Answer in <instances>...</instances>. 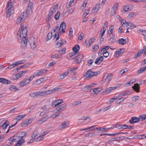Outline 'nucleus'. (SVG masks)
<instances>
[{
    "label": "nucleus",
    "instance_id": "obj_29",
    "mask_svg": "<svg viewBox=\"0 0 146 146\" xmlns=\"http://www.w3.org/2000/svg\"><path fill=\"white\" fill-rule=\"evenodd\" d=\"M103 59L104 58L102 56H101L96 59L95 61V63L96 64H100L102 61Z\"/></svg>",
    "mask_w": 146,
    "mask_h": 146
},
{
    "label": "nucleus",
    "instance_id": "obj_27",
    "mask_svg": "<svg viewBox=\"0 0 146 146\" xmlns=\"http://www.w3.org/2000/svg\"><path fill=\"white\" fill-rule=\"evenodd\" d=\"M52 92L51 90H46L44 91H40L41 96H42L45 95H48Z\"/></svg>",
    "mask_w": 146,
    "mask_h": 146
},
{
    "label": "nucleus",
    "instance_id": "obj_64",
    "mask_svg": "<svg viewBox=\"0 0 146 146\" xmlns=\"http://www.w3.org/2000/svg\"><path fill=\"white\" fill-rule=\"evenodd\" d=\"M99 10V9L95 8V9L92 10V12L93 14H96L97 13Z\"/></svg>",
    "mask_w": 146,
    "mask_h": 146
},
{
    "label": "nucleus",
    "instance_id": "obj_34",
    "mask_svg": "<svg viewBox=\"0 0 146 146\" xmlns=\"http://www.w3.org/2000/svg\"><path fill=\"white\" fill-rule=\"evenodd\" d=\"M25 116V115H19L15 117V118L14 119V120H17V121L18 122V121H19L22 118H24Z\"/></svg>",
    "mask_w": 146,
    "mask_h": 146
},
{
    "label": "nucleus",
    "instance_id": "obj_49",
    "mask_svg": "<svg viewBox=\"0 0 146 146\" xmlns=\"http://www.w3.org/2000/svg\"><path fill=\"white\" fill-rule=\"evenodd\" d=\"M13 1L12 0H10L9 1V2L7 5V8H13L12 6Z\"/></svg>",
    "mask_w": 146,
    "mask_h": 146
},
{
    "label": "nucleus",
    "instance_id": "obj_13",
    "mask_svg": "<svg viewBox=\"0 0 146 146\" xmlns=\"http://www.w3.org/2000/svg\"><path fill=\"white\" fill-rule=\"evenodd\" d=\"M140 120V118L138 117H133L129 120V122L131 124L138 122Z\"/></svg>",
    "mask_w": 146,
    "mask_h": 146
},
{
    "label": "nucleus",
    "instance_id": "obj_28",
    "mask_svg": "<svg viewBox=\"0 0 146 146\" xmlns=\"http://www.w3.org/2000/svg\"><path fill=\"white\" fill-rule=\"evenodd\" d=\"M69 72L68 71L66 72H65L64 74H62L60 75L58 77V78L59 79H63L64 78L69 74Z\"/></svg>",
    "mask_w": 146,
    "mask_h": 146
},
{
    "label": "nucleus",
    "instance_id": "obj_39",
    "mask_svg": "<svg viewBox=\"0 0 146 146\" xmlns=\"http://www.w3.org/2000/svg\"><path fill=\"white\" fill-rule=\"evenodd\" d=\"M137 14V13L135 12H130L129 13V14L127 17L128 19H130L131 17L136 16Z\"/></svg>",
    "mask_w": 146,
    "mask_h": 146
},
{
    "label": "nucleus",
    "instance_id": "obj_60",
    "mask_svg": "<svg viewBox=\"0 0 146 146\" xmlns=\"http://www.w3.org/2000/svg\"><path fill=\"white\" fill-rule=\"evenodd\" d=\"M34 75L35 76H41L39 70L36 71L34 73Z\"/></svg>",
    "mask_w": 146,
    "mask_h": 146
},
{
    "label": "nucleus",
    "instance_id": "obj_57",
    "mask_svg": "<svg viewBox=\"0 0 146 146\" xmlns=\"http://www.w3.org/2000/svg\"><path fill=\"white\" fill-rule=\"evenodd\" d=\"M48 112L49 111L48 110L44 111L40 113L39 115L41 116H43L47 114Z\"/></svg>",
    "mask_w": 146,
    "mask_h": 146
},
{
    "label": "nucleus",
    "instance_id": "obj_40",
    "mask_svg": "<svg viewBox=\"0 0 146 146\" xmlns=\"http://www.w3.org/2000/svg\"><path fill=\"white\" fill-rule=\"evenodd\" d=\"M39 134V132L37 130H35L31 135V137L32 138H35Z\"/></svg>",
    "mask_w": 146,
    "mask_h": 146
},
{
    "label": "nucleus",
    "instance_id": "obj_5",
    "mask_svg": "<svg viewBox=\"0 0 146 146\" xmlns=\"http://www.w3.org/2000/svg\"><path fill=\"white\" fill-rule=\"evenodd\" d=\"M112 74H109L107 76L105 77V76H104V80H105V82L106 83V85H107L108 84L110 80L112 79Z\"/></svg>",
    "mask_w": 146,
    "mask_h": 146
},
{
    "label": "nucleus",
    "instance_id": "obj_11",
    "mask_svg": "<svg viewBox=\"0 0 146 146\" xmlns=\"http://www.w3.org/2000/svg\"><path fill=\"white\" fill-rule=\"evenodd\" d=\"M30 96L32 98H35L38 96H41L40 91L35 92L29 94Z\"/></svg>",
    "mask_w": 146,
    "mask_h": 146
},
{
    "label": "nucleus",
    "instance_id": "obj_36",
    "mask_svg": "<svg viewBox=\"0 0 146 146\" xmlns=\"http://www.w3.org/2000/svg\"><path fill=\"white\" fill-rule=\"evenodd\" d=\"M9 124V122L8 121H6L5 122L0 125L3 129L6 128Z\"/></svg>",
    "mask_w": 146,
    "mask_h": 146
},
{
    "label": "nucleus",
    "instance_id": "obj_45",
    "mask_svg": "<svg viewBox=\"0 0 146 146\" xmlns=\"http://www.w3.org/2000/svg\"><path fill=\"white\" fill-rule=\"evenodd\" d=\"M94 38H91L88 41L89 43L87 44L86 46L87 47H89L90 45L94 41Z\"/></svg>",
    "mask_w": 146,
    "mask_h": 146
},
{
    "label": "nucleus",
    "instance_id": "obj_8",
    "mask_svg": "<svg viewBox=\"0 0 146 146\" xmlns=\"http://www.w3.org/2000/svg\"><path fill=\"white\" fill-rule=\"evenodd\" d=\"M124 52L123 50L121 48L115 51L114 56L115 57L118 58L119 56H121Z\"/></svg>",
    "mask_w": 146,
    "mask_h": 146
},
{
    "label": "nucleus",
    "instance_id": "obj_41",
    "mask_svg": "<svg viewBox=\"0 0 146 146\" xmlns=\"http://www.w3.org/2000/svg\"><path fill=\"white\" fill-rule=\"evenodd\" d=\"M33 5V3L31 2H29V5L28 6V8L27 9L26 11H27V9L29 10L28 12H29V14L30 13V12L31 11V9H32V5Z\"/></svg>",
    "mask_w": 146,
    "mask_h": 146
},
{
    "label": "nucleus",
    "instance_id": "obj_61",
    "mask_svg": "<svg viewBox=\"0 0 146 146\" xmlns=\"http://www.w3.org/2000/svg\"><path fill=\"white\" fill-rule=\"evenodd\" d=\"M135 81V79H132L130 81H129L126 84L127 85H129V86H130L132 85L133 82H134Z\"/></svg>",
    "mask_w": 146,
    "mask_h": 146
},
{
    "label": "nucleus",
    "instance_id": "obj_54",
    "mask_svg": "<svg viewBox=\"0 0 146 146\" xmlns=\"http://www.w3.org/2000/svg\"><path fill=\"white\" fill-rule=\"evenodd\" d=\"M142 53L141 52V50H138L137 53L135 55L134 58H136L138 57H139L140 54Z\"/></svg>",
    "mask_w": 146,
    "mask_h": 146
},
{
    "label": "nucleus",
    "instance_id": "obj_31",
    "mask_svg": "<svg viewBox=\"0 0 146 146\" xmlns=\"http://www.w3.org/2000/svg\"><path fill=\"white\" fill-rule=\"evenodd\" d=\"M9 89L11 91L14 92H16L17 90H19V89L15 86L11 85L9 87Z\"/></svg>",
    "mask_w": 146,
    "mask_h": 146
},
{
    "label": "nucleus",
    "instance_id": "obj_3",
    "mask_svg": "<svg viewBox=\"0 0 146 146\" xmlns=\"http://www.w3.org/2000/svg\"><path fill=\"white\" fill-rule=\"evenodd\" d=\"M14 138L12 139L15 141V142H16L15 145V146H21L23 145L24 143L25 140L22 139L20 138L19 137L14 135Z\"/></svg>",
    "mask_w": 146,
    "mask_h": 146
},
{
    "label": "nucleus",
    "instance_id": "obj_1",
    "mask_svg": "<svg viewBox=\"0 0 146 146\" xmlns=\"http://www.w3.org/2000/svg\"><path fill=\"white\" fill-rule=\"evenodd\" d=\"M28 31L27 27L22 28L20 27L17 33V37L18 42H21V45L23 48L25 47L27 45Z\"/></svg>",
    "mask_w": 146,
    "mask_h": 146
},
{
    "label": "nucleus",
    "instance_id": "obj_14",
    "mask_svg": "<svg viewBox=\"0 0 146 146\" xmlns=\"http://www.w3.org/2000/svg\"><path fill=\"white\" fill-rule=\"evenodd\" d=\"M131 93V90H126L123 92L122 93L119 94V95L118 96L121 97L123 96L128 95L130 94Z\"/></svg>",
    "mask_w": 146,
    "mask_h": 146
},
{
    "label": "nucleus",
    "instance_id": "obj_12",
    "mask_svg": "<svg viewBox=\"0 0 146 146\" xmlns=\"http://www.w3.org/2000/svg\"><path fill=\"white\" fill-rule=\"evenodd\" d=\"M67 107V104H64L58 107L57 108V110L58 111L60 112L64 110Z\"/></svg>",
    "mask_w": 146,
    "mask_h": 146
},
{
    "label": "nucleus",
    "instance_id": "obj_20",
    "mask_svg": "<svg viewBox=\"0 0 146 146\" xmlns=\"http://www.w3.org/2000/svg\"><path fill=\"white\" fill-rule=\"evenodd\" d=\"M69 124V123L68 121H64L63 122L60 126H59V128L60 129L64 128L68 126Z\"/></svg>",
    "mask_w": 146,
    "mask_h": 146
},
{
    "label": "nucleus",
    "instance_id": "obj_48",
    "mask_svg": "<svg viewBox=\"0 0 146 146\" xmlns=\"http://www.w3.org/2000/svg\"><path fill=\"white\" fill-rule=\"evenodd\" d=\"M138 32L139 33H141V35H143L144 36L146 35V31L145 30H138Z\"/></svg>",
    "mask_w": 146,
    "mask_h": 146
},
{
    "label": "nucleus",
    "instance_id": "obj_7",
    "mask_svg": "<svg viewBox=\"0 0 146 146\" xmlns=\"http://www.w3.org/2000/svg\"><path fill=\"white\" fill-rule=\"evenodd\" d=\"M66 28V24L64 22H62L61 23L60 28L59 29V33L62 32L64 33L65 31Z\"/></svg>",
    "mask_w": 146,
    "mask_h": 146
},
{
    "label": "nucleus",
    "instance_id": "obj_53",
    "mask_svg": "<svg viewBox=\"0 0 146 146\" xmlns=\"http://www.w3.org/2000/svg\"><path fill=\"white\" fill-rule=\"evenodd\" d=\"M119 5L117 3H116L114 5H113L112 7V10L114 11H116L117 10Z\"/></svg>",
    "mask_w": 146,
    "mask_h": 146
},
{
    "label": "nucleus",
    "instance_id": "obj_44",
    "mask_svg": "<svg viewBox=\"0 0 146 146\" xmlns=\"http://www.w3.org/2000/svg\"><path fill=\"white\" fill-rule=\"evenodd\" d=\"M51 57L53 58H61V56L60 54H54L51 55Z\"/></svg>",
    "mask_w": 146,
    "mask_h": 146
},
{
    "label": "nucleus",
    "instance_id": "obj_17",
    "mask_svg": "<svg viewBox=\"0 0 146 146\" xmlns=\"http://www.w3.org/2000/svg\"><path fill=\"white\" fill-rule=\"evenodd\" d=\"M32 120L31 119H27L24 121L22 122L21 124L22 127H25L28 125L29 123L32 122Z\"/></svg>",
    "mask_w": 146,
    "mask_h": 146
},
{
    "label": "nucleus",
    "instance_id": "obj_52",
    "mask_svg": "<svg viewBox=\"0 0 146 146\" xmlns=\"http://www.w3.org/2000/svg\"><path fill=\"white\" fill-rule=\"evenodd\" d=\"M114 36L115 35H113L110 39V42L111 43H113L115 42V39Z\"/></svg>",
    "mask_w": 146,
    "mask_h": 146
},
{
    "label": "nucleus",
    "instance_id": "obj_35",
    "mask_svg": "<svg viewBox=\"0 0 146 146\" xmlns=\"http://www.w3.org/2000/svg\"><path fill=\"white\" fill-rule=\"evenodd\" d=\"M145 71H146V66L140 68L137 71V74H140L141 73L144 72Z\"/></svg>",
    "mask_w": 146,
    "mask_h": 146
},
{
    "label": "nucleus",
    "instance_id": "obj_23",
    "mask_svg": "<svg viewBox=\"0 0 146 146\" xmlns=\"http://www.w3.org/2000/svg\"><path fill=\"white\" fill-rule=\"evenodd\" d=\"M133 7V5H126L124 6L123 10L125 12H127L131 10Z\"/></svg>",
    "mask_w": 146,
    "mask_h": 146
},
{
    "label": "nucleus",
    "instance_id": "obj_63",
    "mask_svg": "<svg viewBox=\"0 0 146 146\" xmlns=\"http://www.w3.org/2000/svg\"><path fill=\"white\" fill-rule=\"evenodd\" d=\"M44 81V78H41L40 79H38L36 81V82H37V84H40L42 82Z\"/></svg>",
    "mask_w": 146,
    "mask_h": 146
},
{
    "label": "nucleus",
    "instance_id": "obj_62",
    "mask_svg": "<svg viewBox=\"0 0 146 146\" xmlns=\"http://www.w3.org/2000/svg\"><path fill=\"white\" fill-rule=\"evenodd\" d=\"M128 24V25H129L131 29H133L136 27V26L135 25L131 22H129Z\"/></svg>",
    "mask_w": 146,
    "mask_h": 146
},
{
    "label": "nucleus",
    "instance_id": "obj_42",
    "mask_svg": "<svg viewBox=\"0 0 146 146\" xmlns=\"http://www.w3.org/2000/svg\"><path fill=\"white\" fill-rule=\"evenodd\" d=\"M99 48V46L98 44L93 45L92 46V51L93 52L96 51L98 50Z\"/></svg>",
    "mask_w": 146,
    "mask_h": 146
},
{
    "label": "nucleus",
    "instance_id": "obj_55",
    "mask_svg": "<svg viewBox=\"0 0 146 146\" xmlns=\"http://www.w3.org/2000/svg\"><path fill=\"white\" fill-rule=\"evenodd\" d=\"M119 96H114L113 98H111L109 100V102L110 103H112L115 100H117Z\"/></svg>",
    "mask_w": 146,
    "mask_h": 146
},
{
    "label": "nucleus",
    "instance_id": "obj_50",
    "mask_svg": "<svg viewBox=\"0 0 146 146\" xmlns=\"http://www.w3.org/2000/svg\"><path fill=\"white\" fill-rule=\"evenodd\" d=\"M66 48H64L61 50H58L57 51L59 52L60 54H64L65 52Z\"/></svg>",
    "mask_w": 146,
    "mask_h": 146
},
{
    "label": "nucleus",
    "instance_id": "obj_4",
    "mask_svg": "<svg viewBox=\"0 0 146 146\" xmlns=\"http://www.w3.org/2000/svg\"><path fill=\"white\" fill-rule=\"evenodd\" d=\"M27 72V70L20 71L16 74L12 75L11 77V79L13 80L17 79L20 77H21L23 76Z\"/></svg>",
    "mask_w": 146,
    "mask_h": 146
},
{
    "label": "nucleus",
    "instance_id": "obj_30",
    "mask_svg": "<svg viewBox=\"0 0 146 146\" xmlns=\"http://www.w3.org/2000/svg\"><path fill=\"white\" fill-rule=\"evenodd\" d=\"M76 54L74 53V54L69 53L68 56V60H71L73 59L76 56Z\"/></svg>",
    "mask_w": 146,
    "mask_h": 146
},
{
    "label": "nucleus",
    "instance_id": "obj_2",
    "mask_svg": "<svg viewBox=\"0 0 146 146\" xmlns=\"http://www.w3.org/2000/svg\"><path fill=\"white\" fill-rule=\"evenodd\" d=\"M28 11L29 10L27 9V11H24L23 13H22L17 18L16 23L20 25V27H22V28L23 27V26L22 25V23L24 21L29 14Z\"/></svg>",
    "mask_w": 146,
    "mask_h": 146
},
{
    "label": "nucleus",
    "instance_id": "obj_47",
    "mask_svg": "<svg viewBox=\"0 0 146 146\" xmlns=\"http://www.w3.org/2000/svg\"><path fill=\"white\" fill-rule=\"evenodd\" d=\"M96 90V88L94 89H92L90 90L89 91V93L90 94L93 95L94 94H98Z\"/></svg>",
    "mask_w": 146,
    "mask_h": 146
},
{
    "label": "nucleus",
    "instance_id": "obj_32",
    "mask_svg": "<svg viewBox=\"0 0 146 146\" xmlns=\"http://www.w3.org/2000/svg\"><path fill=\"white\" fill-rule=\"evenodd\" d=\"M80 49L79 46L78 44H76L75 46L72 48V50L76 54H77V52Z\"/></svg>",
    "mask_w": 146,
    "mask_h": 146
},
{
    "label": "nucleus",
    "instance_id": "obj_33",
    "mask_svg": "<svg viewBox=\"0 0 146 146\" xmlns=\"http://www.w3.org/2000/svg\"><path fill=\"white\" fill-rule=\"evenodd\" d=\"M49 118V116L48 115H46L43 117L42 118L38 121V122H40L41 123H42L45 121L46 120L48 119Z\"/></svg>",
    "mask_w": 146,
    "mask_h": 146
},
{
    "label": "nucleus",
    "instance_id": "obj_21",
    "mask_svg": "<svg viewBox=\"0 0 146 146\" xmlns=\"http://www.w3.org/2000/svg\"><path fill=\"white\" fill-rule=\"evenodd\" d=\"M121 137H113L110 139L108 141V143L110 144H113V141H118L120 140Z\"/></svg>",
    "mask_w": 146,
    "mask_h": 146
},
{
    "label": "nucleus",
    "instance_id": "obj_22",
    "mask_svg": "<svg viewBox=\"0 0 146 146\" xmlns=\"http://www.w3.org/2000/svg\"><path fill=\"white\" fill-rule=\"evenodd\" d=\"M116 88L115 87H110L107 88L105 90V92L107 94H109L111 92H112L116 89Z\"/></svg>",
    "mask_w": 146,
    "mask_h": 146
},
{
    "label": "nucleus",
    "instance_id": "obj_43",
    "mask_svg": "<svg viewBox=\"0 0 146 146\" xmlns=\"http://www.w3.org/2000/svg\"><path fill=\"white\" fill-rule=\"evenodd\" d=\"M118 41L119 44H125L126 43L125 40L123 38L119 39Z\"/></svg>",
    "mask_w": 146,
    "mask_h": 146
},
{
    "label": "nucleus",
    "instance_id": "obj_16",
    "mask_svg": "<svg viewBox=\"0 0 146 146\" xmlns=\"http://www.w3.org/2000/svg\"><path fill=\"white\" fill-rule=\"evenodd\" d=\"M7 8L8 9L6 11V15L7 17H9L14 13V8Z\"/></svg>",
    "mask_w": 146,
    "mask_h": 146
},
{
    "label": "nucleus",
    "instance_id": "obj_25",
    "mask_svg": "<svg viewBox=\"0 0 146 146\" xmlns=\"http://www.w3.org/2000/svg\"><path fill=\"white\" fill-rule=\"evenodd\" d=\"M0 82L5 84H10L11 83L10 81L5 78H0Z\"/></svg>",
    "mask_w": 146,
    "mask_h": 146
},
{
    "label": "nucleus",
    "instance_id": "obj_9",
    "mask_svg": "<svg viewBox=\"0 0 146 146\" xmlns=\"http://www.w3.org/2000/svg\"><path fill=\"white\" fill-rule=\"evenodd\" d=\"M84 57L82 54H80L78 56H76V58L75 59V60L77 63H79L84 60Z\"/></svg>",
    "mask_w": 146,
    "mask_h": 146
},
{
    "label": "nucleus",
    "instance_id": "obj_10",
    "mask_svg": "<svg viewBox=\"0 0 146 146\" xmlns=\"http://www.w3.org/2000/svg\"><path fill=\"white\" fill-rule=\"evenodd\" d=\"M63 102V100L62 99H59L56 100L55 101L53 102L52 103V106L53 107H55Z\"/></svg>",
    "mask_w": 146,
    "mask_h": 146
},
{
    "label": "nucleus",
    "instance_id": "obj_59",
    "mask_svg": "<svg viewBox=\"0 0 146 146\" xmlns=\"http://www.w3.org/2000/svg\"><path fill=\"white\" fill-rule=\"evenodd\" d=\"M60 15V12L59 11H58L56 14V15L54 16V19L56 20H58Z\"/></svg>",
    "mask_w": 146,
    "mask_h": 146
},
{
    "label": "nucleus",
    "instance_id": "obj_24",
    "mask_svg": "<svg viewBox=\"0 0 146 146\" xmlns=\"http://www.w3.org/2000/svg\"><path fill=\"white\" fill-rule=\"evenodd\" d=\"M132 88L137 92H139L140 86L137 83L134 84V86H132Z\"/></svg>",
    "mask_w": 146,
    "mask_h": 146
},
{
    "label": "nucleus",
    "instance_id": "obj_19",
    "mask_svg": "<svg viewBox=\"0 0 146 146\" xmlns=\"http://www.w3.org/2000/svg\"><path fill=\"white\" fill-rule=\"evenodd\" d=\"M14 136L11 137L8 139L7 141L8 142L6 145H7L8 146H11L12 145L13 143L15 142L14 140L12 139H13L14 138Z\"/></svg>",
    "mask_w": 146,
    "mask_h": 146
},
{
    "label": "nucleus",
    "instance_id": "obj_15",
    "mask_svg": "<svg viewBox=\"0 0 146 146\" xmlns=\"http://www.w3.org/2000/svg\"><path fill=\"white\" fill-rule=\"evenodd\" d=\"M66 42L65 40L64 39L61 40L57 42L56 45V48H58L60 46H62L64 44H65Z\"/></svg>",
    "mask_w": 146,
    "mask_h": 146
},
{
    "label": "nucleus",
    "instance_id": "obj_46",
    "mask_svg": "<svg viewBox=\"0 0 146 146\" xmlns=\"http://www.w3.org/2000/svg\"><path fill=\"white\" fill-rule=\"evenodd\" d=\"M27 84V83L26 82V81L25 80V79H24L19 84V86L20 87H23L24 86Z\"/></svg>",
    "mask_w": 146,
    "mask_h": 146
},
{
    "label": "nucleus",
    "instance_id": "obj_58",
    "mask_svg": "<svg viewBox=\"0 0 146 146\" xmlns=\"http://www.w3.org/2000/svg\"><path fill=\"white\" fill-rule=\"evenodd\" d=\"M62 115V114L61 113H59L56 114H54L52 115V117L55 118L58 116H60Z\"/></svg>",
    "mask_w": 146,
    "mask_h": 146
},
{
    "label": "nucleus",
    "instance_id": "obj_38",
    "mask_svg": "<svg viewBox=\"0 0 146 146\" xmlns=\"http://www.w3.org/2000/svg\"><path fill=\"white\" fill-rule=\"evenodd\" d=\"M140 118V120H141L142 121H145L146 122V114H143L140 115L139 116Z\"/></svg>",
    "mask_w": 146,
    "mask_h": 146
},
{
    "label": "nucleus",
    "instance_id": "obj_56",
    "mask_svg": "<svg viewBox=\"0 0 146 146\" xmlns=\"http://www.w3.org/2000/svg\"><path fill=\"white\" fill-rule=\"evenodd\" d=\"M84 120H86V117L84 116L82 117L79 119L78 123L81 124L84 122L83 121Z\"/></svg>",
    "mask_w": 146,
    "mask_h": 146
},
{
    "label": "nucleus",
    "instance_id": "obj_37",
    "mask_svg": "<svg viewBox=\"0 0 146 146\" xmlns=\"http://www.w3.org/2000/svg\"><path fill=\"white\" fill-rule=\"evenodd\" d=\"M97 131L99 132L100 131L104 132H105L106 131H108V129L107 128H96Z\"/></svg>",
    "mask_w": 146,
    "mask_h": 146
},
{
    "label": "nucleus",
    "instance_id": "obj_6",
    "mask_svg": "<svg viewBox=\"0 0 146 146\" xmlns=\"http://www.w3.org/2000/svg\"><path fill=\"white\" fill-rule=\"evenodd\" d=\"M35 38L34 37L31 38L28 40V42L29 43L31 48L34 49L36 47V45L35 43Z\"/></svg>",
    "mask_w": 146,
    "mask_h": 146
},
{
    "label": "nucleus",
    "instance_id": "obj_18",
    "mask_svg": "<svg viewBox=\"0 0 146 146\" xmlns=\"http://www.w3.org/2000/svg\"><path fill=\"white\" fill-rule=\"evenodd\" d=\"M93 72L88 70L86 72L85 74L84 75V76L87 78H90L93 76Z\"/></svg>",
    "mask_w": 146,
    "mask_h": 146
},
{
    "label": "nucleus",
    "instance_id": "obj_26",
    "mask_svg": "<svg viewBox=\"0 0 146 146\" xmlns=\"http://www.w3.org/2000/svg\"><path fill=\"white\" fill-rule=\"evenodd\" d=\"M96 84L95 83H92L84 87V88L85 90L87 91L96 86Z\"/></svg>",
    "mask_w": 146,
    "mask_h": 146
},
{
    "label": "nucleus",
    "instance_id": "obj_51",
    "mask_svg": "<svg viewBox=\"0 0 146 146\" xmlns=\"http://www.w3.org/2000/svg\"><path fill=\"white\" fill-rule=\"evenodd\" d=\"M39 71L40 72V74L41 76L44 74L48 71L46 69H42L40 70H39Z\"/></svg>",
    "mask_w": 146,
    "mask_h": 146
}]
</instances>
